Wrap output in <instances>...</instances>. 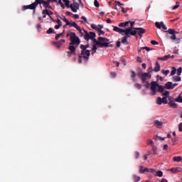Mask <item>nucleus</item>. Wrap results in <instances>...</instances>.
Segmentation results:
<instances>
[{
	"mask_svg": "<svg viewBox=\"0 0 182 182\" xmlns=\"http://www.w3.org/2000/svg\"><path fill=\"white\" fill-rule=\"evenodd\" d=\"M150 89L151 90V96H156L157 92H159V93H163V92H164V89H168V90H172V89H173V82H167L164 87L163 85H159L157 82L152 81L151 82Z\"/></svg>",
	"mask_w": 182,
	"mask_h": 182,
	"instance_id": "2",
	"label": "nucleus"
},
{
	"mask_svg": "<svg viewBox=\"0 0 182 182\" xmlns=\"http://www.w3.org/2000/svg\"><path fill=\"white\" fill-rule=\"evenodd\" d=\"M65 39H62L60 41L55 42L54 45L55 47H57L58 49H59V48H60V46H62L63 44L65 43Z\"/></svg>",
	"mask_w": 182,
	"mask_h": 182,
	"instance_id": "16",
	"label": "nucleus"
},
{
	"mask_svg": "<svg viewBox=\"0 0 182 182\" xmlns=\"http://www.w3.org/2000/svg\"><path fill=\"white\" fill-rule=\"evenodd\" d=\"M140 157V153L139 152H135V159H139Z\"/></svg>",
	"mask_w": 182,
	"mask_h": 182,
	"instance_id": "52",
	"label": "nucleus"
},
{
	"mask_svg": "<svg viewBox=\"0 0 182 182\" xmlns=\"http://www.w3.org/2000/svg\"><path fill=\"white\" fill-rule=\"evenodd\" d=\"M166 32H168L169 35H172L171 36L169 37V39H171V41H176V39H177V36L176 35V33H178L176 31V30L173 28H169Z\"/></svg>",
	"mask_w": 182,
	"mask_h": 182,
	"instance_id": "10",
	"label": "nucleus"
},
{
	"mask_svg": "<svg viewBox=\"0 0 182 182\" xmlns=\"http://www.w3.org/2000/svg\"><path fill=\"white\" fill-rule=\"evenodd\" d=\"M114 65H116L117 68H119L120 63H119L117 61H114Z\"/></svg>",
	"mask_w": 182,
	"mask_h": 182,
	"instance_id": "57",
	"label": "nucleus"
},
{
	"mask_svg": "<svg viewBox=\"0 0 182 182\" xmlns=\"http://www.w3.org/2000/svg\"><path fill=\"white\" fill-rule=\"evenodd\" d=\"M92 29H95V31H97V26H96L95 24H91L90 25Z\"/></svg>",
	"mask_w": 182,
	"mask_h": 182,
	"instance_id": "45",
	"label": "nucleus"
},
{
	"mask_svg": "<svg viewBox=\"0 0 182 182\" xmlns=\"http://www.w3.org/2000/svg\"><path fill=\"white\" fill-rule=\"evenodd\" d=\"M81 19H82V21H84V22H85V23H89V22L87 21V18H86V17L82 16Z\"/></svg>",
	"mask_w": 182,
	"mask_h": 182,
	"instance_id": "49",
	"label": "nucleus"
},
{
	"mask_svg": "<svg viewBox=\"0 0 182 182\" xmlns=\"http://www.w3.org/2000/svg\"><path fill=\"white\" fill-rule=\"evenodd\" d=\"M111 76H112V77H116V73H114V72L111 73Z\"/></svg>",
	"mask_w": 182,
	"mask_h": 182,
	"instance_id": "63",
	"label": "nucleus"
},
{
	"mask_svg": "<svg viewBox=\"0 0 182 182\" xmlns=\"http://www.w3.org/2000/svg\"><path fill=\"white\" fill-rule=\"evenodd\" d=\"M80 4L76 1H73V4H70V9L73 12L76 13L79 11Z\"/></svg>",
	"mask_w": 182,
	"mask_h": 182,
	"instance_id": "11",
	"label": "nucleus"
},
{
	"mask_svg": "<svg viewBox=\"0 0 182 182\" xmlns=\"http://www.w3.org/2000/svg\"><path fill=\"white\" fill-rule=\"evenodd\" d=\"M56 23H57L58 25L61 26H62V25H63V24H62V21H61L60 19H59V18L57 19Z\"/></svg>",
	"mask_w": 182,
	"mask_h": 182,
	"instance_id": "51",
	"label": "nucleus"
},
{
	"mask_svg": "<svg viewBox=\"0 0 182 182\" xmlns=\"http://www.w3.org/2000/svg\"><path fill=\"white\" fill-rule=\"evenodd\" d=\"M46 9H53L52 6L45 2V0H36L33 3L30 5L23 6V11H26V9H31L35 12V9L38 7V5H42Z\"/></svg>",
	"mask_w": 182,
	"mask_h": 182,
	"instance_id": "3",
	"label": "nucleus"
},
{
	"mask_svg": "<svg viewBox=\"0 0 182 182\" xmlns=\"http://www.w3.org/2000/svg\"><path fill=\"white\" fill-rule=\"evenodd\" d=\"M63 2H65V6H67V8H70V1L69 0H63Z\"/></svg>",
	"mask_w": 182,
	"mask_h": 182,
	"instance_id": "25",
	"label": "nucleus"
},
{
	"mask_svg": "<svg viewBox=\"0 0 182 182\" xmlns=\"http://www.w3.org/2000/svg\"><path fill=\"white\" fill-rule=\"evenodd\" d=\"M140 180H141L140 176L133 175V181L134 182H139V181H140Z\"/></svg>",
	"mask_w": 182,
	"mask_h": 182,
	"instance_id": "23",
	"label": "nucleus"
},
{
	"mask_svg": "<svg viewBox=\"0 0 182 182\" xmlns=\"http://www.w3.org/2000/svg\"><path fill=\"white\" fill-rule=\"evenodd\" d=\"M149 173H156V169H154V168H149Z\"/></svg>",
	"mask_w": 182,
	"mask_h": 182,
	"instance_id": "55",
	"label": "nucleus"
},
{
	"mask_svg": "<svg viewBox=\"0 0 182 182\" xmlns=\"http://www.w3.org/2000/svg\"><path fill=\"white\" fill-rule=\"evenodd\" d=\"M165 60H168V59H170L171 58V55L168 54L167 55L164 56Z\"/></svg>",
	"mask_w": 182,
	"mask_h": 182,
	"instance_id": "47",
	"label": "nucleus"
},
{
	"mask_svg": "<svg viewBox=\"0 0 182 182\" xmlns=\"http://www.w3.org/2000/svg\"><path fill=\"white\" fill-rule=\"evenodd\" d=\"M154 126L158 127V129H160V127H161V126H163V122H160L159 120H155L154 122Z\"/></svg>",
	"mask_w": 182,
	"mask_h": 182,
	"instance_id": "19",
	"label": "nucleus"
},
{
	"mask_svg": "<svg viewBox=\"0 0 182 182\" xmlns=\"http://www.w3.org/2000/svg\"><path fill=\"white\" fill-rule=\"evenodd\" d=\"M168 105L170 106V107H172V109H177V104H176V100L173 99L171 97H169Z\"/></svg>",
	"mask_w": 182,
	"mask_h": 182,
	"instance_id": "12",
	"label": "nucleus"
},
{
	"mask_svg": "<svg viewBox=\"0 0 182 182\" xmlns=\"http://www.w3.org/2000/svg\"><path fill=\"white\" fill-rule=\"evenodd\" d=\"M167 99H168L167 97H162V103H164V105L168 104V101L167 100Z\"/></svg>",
	"mask_w": 182,
	"mask_h": 182,
	"instance_id": "29",
	"label": "nucleus"
},
{
	"mask_svg": "<svg viewBox=\"0 0 182 182\" xmlns=\"http://www.w3.org/2000/svg\"><path fill=\"white\" fill-rule=\"evenodd\" d=\"M48 35H50V33H56L55 32V30H53V28H50L48 31H47V32H46Z\"/></svg>",
	"mask_w": 182,
	"mask_h": 182,
	"instance_id": "32",
	"label": "nucleus"
},
{
	"mask_svg": "<svg viewBox=\"0 0 182 182\" xmlns=\"http://www.w3.org/2000/svg\"><path fill=\"white\" fill-rule=\"evenodd\" d=\"M162 96H164V97H168V96H170V91H165L162 93Z\"/></svg>",
	"mask_w": 182,
	"mask_h": 182,
	"instance_id": "30",
	"label": "nucleus"
},
{
	"mask_svg": "<svg viewBox=\"0 0 182 182\" xmlns=\"http://www.w3.org/2000/svg\"><path fill=\"white\" fill-rule=\"evenodd\" d=\"M91 41L95 42L97 46H100V48H109V46H112L109 45V38L99 37L97 41L95 37H93V38H91Z\"/></svg>",
	"mask_w": 182,
	"mask_h": 182,
	"instance_id": "5",
	"label": "nucleus"
},
{
	"mask_svg": "<svg viewBox=\"0 0 182 182\" xmlns=\"http://www.w3.org/2000/svg\"><path fill=\"white\" fill-rule=\"evenodd\" d=\"M85 32L84 39L85 41H89V39H93V38H96V33L90 31V33L86 31L85 30H83Z\"/></svg>",
	"mask_w": 182,
	"mask_h": 182,
	"instance_id": "9",
	"label": "nucleus"
},
{
	"mask_svg": "<svg viewBox=\"0 0 182 182\" xmlns=\"http://www.w3.org/2000/svg\"><path fill=\"white\" fill-rule=\"evenodd\" d=\"M168 149V145L167 144L164 145V150H167Z\"/></svg>",
	"mask_w": 182,
	"mask_h": 182,
	"instance_id": "62",
	"label": "nucleus"
},
{
	"mask_svg": "<svg viewBox=\"0 0 182 182\" xmlns=\"http://www.w3.org/2000/svg\"><path fill=\"white\" fill-rule=\"evenodd\" d=\"M66 36L67 38H69L70 36V41L68 46V50L70 51L68 52V56L76 55V48L80 45V38H79V37L76 36V33L73 32H68Z\"/></svg>",
	"mask_w": 182,
	"mask_h": 182,
	"instance_id": "1",
	"label": "nucleus"
},
{
	"mask_svg": "<svg viewBox=\"0 0 182 182\" xmlns=\"http://www.w3.org/2000/svg\"><path fill=\"white\" fill-rule=\"evenodd\" d=\"M178 6H180V2L177 1L176 3V5L172 8L173 10L174 9H177V8H178Z\"/></svg>",
	"mask_w": 182,
	"mask_h": 182,
	"instance_id": "39",
	"label": "nucleus"
},
{
	"mask_svg": "<svg viewBox=\"0 0 182 182\" xmlns=\"http://www.w3.org/2000/svg\"><path fill=\"white\" fill-rule=\"evenodd\" d=\"M173 82H181V77L180 76H173L172 77Z\"/></svg>",
	"mask_w": 182,
	"mask_h": 182,
	"instance_id": "22",
	"label": "nucleus"
},
{
	"mask_svg": "<svg viewBox=\"0 0 182 182\" xmlns=\"http://www.w3.org/2000/svg\"><path fill=\"white\" fill-rule=\"evenodd\" d=\"M155 26H156V28H158V29H164V31H167V26H166V25H164V23L163 21L159 23V22H156L155 23Z\"/></svg>",
	"mask_w": 182,
	"mask_h": 182,
	"instance_id": "14",
	"label": "nucleus"
},
{
	"mask_svg": "<svg viewBox=\"0 0 182 182\" xmlns=\"http://www.w3.org/2000/svg\"><path fill=\"white\" fill-rule=\"evenodd\" d=\"M161 73H163V75H164V76H167V75H168V73H170V70H161Z\"/></svg>",
	"mask_w": 182,
	"mask_h": 182,
	"instance_id": "34",
	"label": "nucleus"
},
{
	"mask_svg": "<svg viewBox=\"0 0 182 182\" xmlns=\"http://www.w3.org/2000/svg\"><path fill=\"white\" fill-rule=\"evenodd\" d=\"M181 73H182V68L180 67L177 70V73H176L177 76H181Z\"/></svg>",
	"mask_w": 182,
	"mask_h": 182,
	"instance_id": "35",
	"label": "nucleus"
},
{
	"mask_svg": "<svg viewBox=\"0 0 182 182\" xmlns=\"http://www.w3.org/2000/svg\"><path fill=\"white\" fill-rule=\"evenodd\" d=\"M154 140H161V141L165 139V138L159 136L158 135H154Z\"/></svg>",
	"mask_w": 182,
	"mask_h": 182,
	"instance_id": "26",
	"label": "nucleus"
},
{
	"mask_svg": "<svg viewBox=\"0 0 182 182\" xmlns=\"http://www.w3.org/2000/svg\"><path fill=\"white\" fill-rule=\"evenodd\" d=\"M59 18H60V19H62V21H64V22H65L66 25H70V21H69V20H68L66 18V17H63V18L59 17Z\"/></svg>",
	"mask_w": 182,
	"mask_h": 182,
	"instance_id": "31",
	"label": "nucleus"
},
{
	"mask_svg": "<svg viewBox=\"0 0 182 182\" xmlns=\"http://www.w3.org/2000/svg\"><path fill=\"white\" fill-rule=\"evenodd\" d=\"M173 161H176V163H182V157L181 156H173Z\"/></svg>",
	"mask_w": 182,
	"mask_h": 182,
	"instance_id": "21",
	"label": "nucleus"
},
{
	"mask_svg": "<svg viewBox=\"0 0 182 182\" xmlns=\"http://www.w3.org/2000/svg\"><path fill=\"white\" fill-rule=\"evenodd\" d=\"M169 170L171 171V173H173V174L176 173H181L182 171L181 167L172 168Z\"/></svg>",
	"mask_w": 182,
	"mask_h": 182,
	"instance_id": "17",
	"label": "nucleus"
},
{
	"mask_svg": "<svg viewBox=\"0 0 182 182\" xmlns=\"http://www.w3.org/2000/svg\"><path fill=\"white\" fill-rule=\"evenodd\" d=\"M175 102H176L177 103H182V91L178 95V96L175 98Z\"/></svg>",
	"mask_w": 182,
	"mask_h": 182,
	"instance_id": "18",
	"label": "nucleus"
},
{
	"mask_svg": "<svg viewBox=\"0 0 182 182\" xmlns=\"http://www.w3.org/2000/svg\"><path fill=\"white\" fill-rule=\"evenodd\" d=\"M137 75L139 76V79H141L142 83H144V82H147V80L151 79V75L149 73H139Z\"/></svg>",
	"mask_w": 182,
	"mask_h": 182,
	"instance_id": "7",
	"label": "nucleus"
},
{
	"mask_svg": "<svg viewBox=\"0 0 182 182\" xmlns=\"http://www.w3.org/2000/svg\"><path fill=\"white\" fill-rule=\"evenodd\" d=\"M135 23H136V22H134V21L130 22L131 27H129V28H132V31H133V26H134V24H135Z\"/></svg>",
	"mask_w": 182,
	"mask_h": 182,
	"instance_id": "56",
	"label": "nucleus"
},
{
	"mask_svg": "<svg viewBox=\"0 0 182 182\" xmlns=\"http://www.w3.org/2000/svg\"><path fill=\"white\" fill-rule=\"evenodd\" d=\"M134 87H136V89H141L142 85H141V84L136 83L134 85Z\"/></svg>",
	"mask_w": 182,
	"mask_h": 182,
	"instance_id": "38",
	"label": "nucleus"
},
{
	"mask_svg": "<svg viewBox=\"0 0 182 182\" xmlns=\"http://www.w3.org/2000/svg\"><path fill=\"white\" fill-rule=\"evenodd\" d=\"M128 29H130L132 36H136V35L142 36V35L146 32V29L143 28H134V30H132V28H128Z\"/></svg>",
	"mask_w": 182,
	"mask_h": 182,
	"instance_id": "6",
	"label": "nucleus"
},
{
	"mask_svg": "<svg viewBox=\"0 0 182 182\" xmlns=\"http://www.w3.org/2000/svg\"><path fill=\"white\" fill-rule=\"evenodd\" d=\"M172 146H176V144H178V139L177 138H173L171 139Z\"/></svg>",
	"mask_w": 182,
	"mask_h": 182,
	"instance_id": "24",
	"label": "nucleus"
},
{
	"mask_svg": "<svg viewBox=\"0 0 182 182\" xmlns=\"http://www.w3.org/2000/svg\"><path fill=\"white\" fill-rule=\"evenodd\" d=\"M178 130H179V132H182V122H181L178 124Z\"/></svg>",
	"mask_w": 182,
	"mask_h": 182,
	"instance_id": "54",
	"label": "nucleus"
},
{
	"mask_svg": "<svg viewBox=\"0 0 182 182\" xmlns=\"http://www.w3.org/2000/svg\"><path fill=\"white\" fill-rule=\"evenodd\" d=\"M156 176H157L158 177H161V176H163V171H158L156 172Z\"/></svg>",
	"mask_w": 182,
	"mask_h": 182,
	"instance_id": "41",
	"label": "nucleus"
},
{
	"mask_svg": "<svg viewBox=\"0 0 182 182\" xmlns=\"http://www.w3.org/2000/svg\"><path fill=\"white\" fill-rule=\"evenodd\" d=\"M152 151H153V154H158V153H157V146L154 145L152 146Z\"/></svg>",
	"mask_w": 182,
	"mask_h": 182,
	"instance_id": "33",
	"label": "nucleus"
},
{
	"mask_svg": "<svg viewBox=\"0 0 182 182\" xmlns=\"http://www.w3.org/2000/svg\"><path fill=\"white\" fill-rule=\"evenodd\" d=\"M43 15H49V10L48 9H46L45 10L43 11L42 12Z\"/></svg>",
	"mask_w": 182,
	"mask_h": 182,
	"instance_id": "37",
	"label": "nucleus"
},
{
	"mask_svg": "<svg viewBox=\"0 0 182 182\" xmlns=\"http://www.w3.org/2000/svg\"><path fill=\"white\" fill-rule=\"evenodd\" d=\"M92 50H97V46H96V44L92 46Z\"/></svg>",
	"mask_w": 182,
	"mask_h": 182,
	"instance_id": "59",
	"label": "nucleus"
},
{
	"mask_svg": "<svg viewBox=\"0 0 182 182\" xmlns=\"http://www.w3.org/2000/svg\"><path fill=\"white\" fill-rule=\"evenodd\" d=\"M125 36H124L122 39V43H125L126 45H129V42H127V39L130 38L132 33H130V29L128 28H126V32L124 33Z\"/></svg>",
	"mask_w": 182,
	"mask_h": 182,
	"instance_id": "8",
	"label": "nucleus"
},
{
	"mask_svg": "<svg viewBox=\"0 0 182 182\" xmlns=\"http://www.w3.org/2000/svg\"><path fill=\"white\" fill-rule=\"evenodd\" d=\"M176 72H177V69H176V67H173L170 75L174 76V75H176Z\"/></svg>",
	"mask_w": 182,
	"mask_h": 182,
	"instance_id": "27",
	"label": "nucleus"
},
{
	"mask_svg": "<svg viewBox=\"0 0 182 182\" xmlns=\"http://www.w3.org/2000/svg\"><path fill=\"white\" fill-rule=\"evenodd\" d=\"M144 86L146 87V89H149L150 87V83L148 81L144 82Z\"/></svg>",
	"mask_w": 182,
	"mask_h": 182,
	"instance_id": "44",
	"label": "nucleus"
},
{
	"mask_svg": "<svg viewBox=\"0 0 182 182\" xmlns=\"http://www.w3.org/2000/svg\"><path fill=\"white\" fill-rule=\"evenodd\" d=\"M156 104L157 105H163V101H162V98H161V97H159L158 98H157V100H156Z\"/></svg>",
	"mask_w": 182,
	"mask_h": 182,
	"instance_id": "28",
	"label": "nucleus"
},
{
	"mask_svg": "<svg viewBox=\"0 0 182 182\" xmlns=\"http://www.w3.org/2000/svg\"><path fill=\"white\" fill-rule=\"evenodd\" d=\"M131 77L134 79V77H136V73L134 71L131 72Z\"/></svg>",
	"mask_w": 182,
	"mask_h": 182,
	"instance_id": "48",
	"label": "nucleus"
},
{
	"mask_svg": "<svg viewBox=\"0 0 182 182\" xmlns=\"http://www.w3.org/2000/svg\"><path fill=\"white\" fill-rule=\"evenodd\" d=\"M94 5L96 8H99V6H100V4H99V1H97V0L94 1Z\"/></svg>",
	"mask_w": 182,
	"mask_h": 182,
	"instance_id": "40",
	"label": "nucleus"
},
{
	"mask_svg": "<svg viewBox=\"0 0 182 182\" xmlns=\"http://www.w3.org/2000/svg\"><path fill=\"white\" fill-rule=\"evenodd\" d=\"M63 35V33H59L55 36V40L58 41L60 36Z\"/></svg>",
	"mask_w": 182,
	"mask_h": 182,
	"instance_id": "46",
	"label": "nucleus"
},
{
	"mask_svg": "<svg viewBox=\"0 0 182 182\" xmlns=\"http://www.w3.org/2000/svg\"><path fill=\"white\" fill-rule=\"evenodd\" d=\"M148 144H150L152 147L154 146V142L151 139L148 140Z\"/></svg>",
	"mask_w": 182,
	"mask_h": 182,
	"instance_id": "43",
	"label": "nucleus"
},
{
	"mask_svg": "<svg viewBox=\"0 0 182 182\" xmlns=\"http://www.w3.org/2000/svg\"><path fill=\"white\" fill-rule=\"evenodd\" d=\"M151 45H159V42H157L154 40L151 41Z\"/></svg>",
	"mask_w": 182,
	"mask_h": 182,
	"instance_id": "50",
	"label": "nucleus"
},
{
	"mask_svg": "<svg viewBox=\"0 0 182 182\" xmlns=\"http://www.w3.org/2000/svg\"><path fill=\"white\" fill-rule=\"evenodd\" d=\"M98 33H99L100 36V35H105V31H103L102 30H100V31H98Z\"/></svg>",
	"mask_w": 182,
	"mask_h": 182,
	"instance_id": "58",
	"label": "nucleus"
},
{
	"mask_svg": "<svg viewBox=\"0 0 182 182\" xmlns=\"http://www.w3.org/2000/svg\"><path fill=\"white\" fill-rule=\"evenodd\" d=\"M154 72H160V63H159V61L156 62L155 68H154Z\"/></svg>",
	"mask_w": 182,
	"mask_h": 182,
	"instance_id": "20",
	"label": "nucleus"
},
{
	"mask_svg": "<svg viewBox=\"0 0 182 182\" xmlns=\"http://www.w3.org/2000/svg\"><path fill=\"white\" fill-rule=\"evenodd\" d=\"M142 49H145L147 52H150L151 49L149 47H142Z\"/></svg>",
	"mask_w": 182,
	"mask_h": 182,
	"instance_id": "53",
	"label": "nucleus"
},
{
	"mask_svg": "<svg viewBox=\"0 0 182 182\" xmlns=\"http://www.w3.org/2000/svg\"><path fill=\"white\" fill-rule=\"evenodd\" d=\"M129 23H130V21H126L124 23V26L126 27V26H129Z\"/></svg>",
	"mask_w": 182,
	"mask_h": 182,
	"instance_id": "61",
	"label": "nucleus"
},
{
	"mask_svg": "<svg viewBox=\"0 0 182 182\" xmlns=\"http://www.w3.org/2000/svg\"><path fill=\"white\" fill-rule=\"evenodd\" d=\"M161 182H168V181H167L166 178H162Z\"/></svg>",
	"mask_w": 182,
	"mask_h": 182,
	"instance_id": "64",
	"label": "nucleus"
},
{
	"mask_svg": "<svg viewBox=\"0 0 182 182\" xmlns=\"http://www.w3.org/2000/svg\"><path fill=\"white\" fill-rule=\"evenodd\" d=\"M68 26H69L70 28H75V29H77V31H78L80 32V33H83L82 32V28H80V26H79L77 25V23H76V22H73V23H70V24H67Z\"/></svg>",
	"mask_w": 182,
	"mask_h": 182,
	"instance_id": "13",
	"label": "nucleus"
},
{
	"mask_svg": "<svg viewBox=\"0 0 182 182\" xmlns=\"http://www.w3.org/2000/svg\"><path fill=\"white\" fill-rule=\"evenodd\" d=\"M137 62H139V63H141L143 62V60L140 57H137Z\"/></svg>",
	"mask_w": 182,
	"mask_h": 182,
	"instance_id": "60",
	"label": "nucleus"
},
{
	"mask_svg": "<svg viewBox=\"0 0 182 182\" xmlns=\"http://www.w3.org/2000/svg\"><path fill=\"white\" fill-rule=\"evenodd\" d=\"M81 53L78 56V63H87L89 60V57L90 56V50H87L85 46H80Z\"/></svg>",
	"mask_w": 182,
	"mask_h": 182,
	"instance_id": "4",
	"label": "nucleus"
},
{
	"mask_svg": "<svg viewBox=\"0 0 182 182\" xmlns=\"http://www.w3.org/2000/svg\"><path fill=\"white\" fill-rule=\"evenodd\" d=\"M113 31L114 32H117L118 33H121L122 35H124L123 33H126V29H122L117 26H114Z\"/></svg>",
	"mask_w": 182,
	"mask_h": 182,
	"instance_id": "15",
	"label": "nucleus"
},
{
	"mask_svg": "<svg viewBox=\"0 0 182 182\" xmlns=\"http://www.w3.org/2000/svg\"><path fill=\"white\" fill-rule=\"evenodd\" d=\"M144 173H149V168H144V171H141V174H144Z\"/></svg>",
	"mask_w": 182,
	"mask_h": 182,
	"instance_id": "42",
	"label": "nucleus"
},
{
	"mask_svg": "<svg viewBox=\"0 0 182 182\" xmlns=\"http://www.w3.org/2000/svg\"><path fill=\"white\" fill-rule=\"evenodd\" d=\"M103 29V25L99 24L98 26H97V32L99 31H102Z\"/></svg>",
	"mask_w": 182,
	"mask_h": 182,
	"instance_id": "36",
	"label": "nucleus"
}]
</instances>
